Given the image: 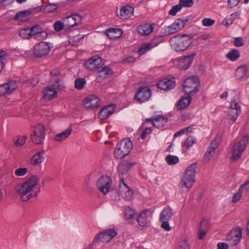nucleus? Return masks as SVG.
<instances>
[{
	"mask_svg": "<svg viewBox=\"0 0 249 249\" xmlns=\"http://www.w3.org/2000/svg\"><path fill=\"white\" fill-rule=\"evenodd\" d=\"M50 75L51 76L50 81L51 86L57 88L58 90H63L65 87L62 83L59 71L58 69H54L51 71Z\"/></svg>",
	"mask_w": 249,
	"mask_h": 249,
	"instance_id": "9",
	"label": "nucleus"
},
{
	"mask_svg": "<svg viewBox=\"0 0 249 249\" xmlns=\"http://www.w3.org/2000/svg\"><path fill=\"white\" fill-rule=\"evenodd\" d=\"M151 96V91L148 87L140 89L135 95L134 99L139 103H142L149 100Z\"/></svg>",
	"mask_w": 249,
	"mask_h": 249,
	"instance_id": "13",
	"label": "nucleus"
},
{
	"mask_svg": "<svg viewBox=\"0 0 249 249\" xmlns=\"http://www.w3.org/2000/svg\"><path fill=\"white\" fill-rule=\"evenodd\" d=\"M136 164V162H128L124 161L119 164L118 166V172L120 174L122 175L126 172L129 170L133 166Z\"/></svg>",
	"mask_w": 249,
	"mask_h": 249,
	"instance_id": "31",
	"label": "nucleus"
},
{
	"mask_svg": "<svg viewBox=\"0 0 249 249\" xmlns=\"http://www.w3.org/2000/svg\"><path fill=\"white\" fill-rule=\"evenodd\" d=\"M44 154V150H42L34 154L31 158V163L33 165H37L42 163L45 160Z\"/></svg>",
	"mask_w": 249,
	"mask_h": 249,
	"instance_id": "29",
	"label": "nucleus"
},
{
	"mask_svg": "<svg viewBox=\"0 0 249 249\" xmlns=\"http://www.w3.org/2000/svg\"><path fill=\"white\" fill-rule=\"evenodd\" d=\"M197 163H194L188 166L179 181V186L181 189V193L187 192L192 188L193 183L195 182V175L196 170Z\"/></svg>",
	"mask_w": 249,
	"mask_h": 249,
	"instance_id": "2",
	"label": "nucleus"
},
{
	"mask_svg": "<svg viewBox=\"0 0 249 249\" xmlns=\"http://www.w3.org/2000/svg\"><path fill=\"white\" fill-rule=\"evenodd\" d=\"M182 8L181 5L179 3L178 4H177L174 6H173L171 10L169 11V14L172 16H175L177 13Z\"/></svg>",
	"mask_w": 249,
	"mask_h": 249,
	"instance_id": "51",
	"label": "nucleus"
},
{
	"mask_svg": "<svg viewBox=\"0 0 249 249\" xmlns=\"http://www.w3.org/2000/svg\"><path fill=\"white\" fill-rule=\"evenodd\" d=\"M166 161L169 165H174L179 161L177 156L169 155L165 158Z\"/></svg>",
	"mask_w": 249,
	"mask_h": 249,
	"instance_id": "46",
	"label": "nucleus"
},
{
	"mask_svg": "<svg viewBox=\"0 0 249 249\" xmlns=\"http://www.w3.org/2000/svg\"><path fill=\"white\" fill-rule=\"evenodd\" d=\"M249 142V137L247 136H243L239 142L235 143L232 147V160L234 161L240 159L242 153L246 148Z\"/></svg>",
	"mask_w": 249,
	"mask_h": 249,
	"instance_id": "6",
	"label": "nucleus"
},
{
	"mask_svg": "<svg viewBox=\"0 0 249 249\" xmlns=\"http://www.w3.org/2000/svg\"><path fill=\"white\" fill-rule=\"evenodd\" d=\"M112 184L111 179L107 176L101 177L97 182V187L104 195H106L111 187Z\"/></svg>",
	"mask_w": 249,
	"mask_h": 249,
	"instance_id": "12",
	"label": "nucleus"
},
{
	"mask_svg": "<svg viewBox=\"0 0 249 249\" xmlns=\"http://www.w3.org/2000/svg\"><path fill=\"white\" fill-rule=\"evenodd\" d=\"M45 136L44 126L41 124H39L35 127L34 133L30 136L32 141L37 144L43 143Z\"/></svg>",
	"mask_w": 249,
	"mask_h": 249,
	"instance_id": "8",
	"label": "nucleus"
},
{
	"mask_svg": "<svg viewBox=\"0 0 249 249\" xmlns=\"http://www.w3.org/2000/svg\"><path fill=\"white\" fill-rule=\"evenodd\" d=\"M242 235V230L238 227L232 229L227 235V240L231 241L232 245H237L241 240Z\"/></svg>",
	"mask_w": 249,
	"mask_h": 249,
	"instance_id": "15",
	"label": "nucleus"
},
{
	"mask_svg": "<svg viewBox=\"0 0 249 249\" xmlns=\"http://www.w3.org/2000/svg\"><path fill=\"white\" fill-rule=\"evenodd\" d=\"M240 113V106L238 105L237 102L233 100L231 102L230 107L229 109L228 115L230 119L234 122Z\"/></svg>",
	"mask_w": 249,
	"mask_h": 249,
	"instance_id": "18",
	"label": "nucleus"
},
{
	"mask_svg": "<svg viewBox=\"0 0 249 249\" xmlns=\"http://www.w3.org/2000/svg\"><path fill=\"white\" fill-rule=\"evenodd\" d=\"M181 7H191L193 4V0H180L179 1Z\"/></svg>",
	"mask_w": 249,
	"mask_h": 249,
	"instance_id": "54",
	"label": "nucleus"
},
{
	"mask_svg": "<svg viewBox=\"0 0 249 249\" xmlns=\"http://www.w3.org/2000/svg\"><path fill=\"white\" fill-rule=\"evenodd\" d=\"M179 249H190V246L187 239H185L183 242L181 243Z\"/></svg>",
	"mask_w": 249,
	"mask_h": 249,
	"instance_id": "64",
	"label": "nucleus"
},
{
	"mask_svg": "<svg viewBox=\"0 0 249 249\" xmlns=\"http://www.w3.org/2000/svg\"><path fill=\"white\" fill-rule=\"evenodd\" d=\"M133 147L132 142L128 139H124L117 143L114 155L117 159H122L129 154Z\"/></svg>",
	"mask_w": 249,
	"mask_h": 249,
	"instance_id": "4",
	"label": "nucleus"
},
{
	"mask_svg": "<svg viewBox=\"0 0 249 249\" xmlns=\"http://www.w3.org/2000/svg\"><path fill=\"white\" fill-rule=\"evenodd\" d=\"M51 44L44 41H41L35 44L33 48L34 55L41 58L47 55L51 51Z\"/></svg>",
	"mask_w": 249,
	"mask_h": 249,
	"instance_id": "7",
	"label": "nucleus"
},
{
	"mask_svg": "<svg viewBox=\"0 0 249 249\" xmlns=\"http://www.w3.org/2000/svg\"><path fill=\"white\" fill-rule=\"evenodd\" d=\"M241 15V12L237 11L235 13H232L230 15L229 18H225L223 21L224 25L226 26H229L232 24L233 20L236 18H239Z\"/></svg>",
	"mask_w": 249,
	"mask_h": 249,
	"instance_id": "36",
	"label": "nucleus"
},
{
	"mask_svg": "<svg viewBox=\"0 0 249 249\" xmlns=\"http://www.w3.org/2000/svg\"><path fill=\"white\" fill-rule=\"evenodd\" d=\"M163 41L164 38L163 36H156L151 40L150 43L152 48H153L158 45L160 43L163 42Z\"/></svg>",
	"mask_w": 249,
	"mask_h": 249,
	"instance_id": "47",
	"label": "nucleus"
},
{
	"mask_svg": "<svg viewBox=\"0 0 249 249\" xmlns=\"http://www.w3.org/2000/svg\"><path fill=\"white\" fill-rule=\"evenodd\" d=\"M168 119L163 115H159L155 117V121L153 122V126L156 127H163L167 122Z\"/></svg>",
	"mask_w": 249,
	"mask_h": 249,
	"instance_id": "32",
	"label": "nucleus"
},
{
	"mask_svg": "<svg viewBox=\"0 0 249 249\" xmlns=\"http://www.w3.org/2000/svg\"><path fill=\"white\" fill-rule=\"evenodd\" d=\"M106 35L111 39L120 37L123 34L122 30L119 28H109L106 31Z\"/></svg>",
	"mask_w": 249,
	"mask_h": 249,
	"instance_id": "30",
	"label": "nucleus"
},
{
	"mask_svg": "<svg viewBox=\"0 0 249 249\" xmlns=\"http://www.w3.org/2000/svg\"><path fill=\"white\" fill-rule=\"evenodd\" d=\"M244 44L243 42V40L242 37H237L235 38V40L234 42V45L236 47H241L243 46Z\"/></svg>",
	"mask_w": 249,
	"mask_h": 249,
	"instance_id": "60",
	"label": "nucleus"
},
{
	"mask_svg": "<svg viewBox=\"0 0 249 249\" xmlns=\"http://www.w3.org/2000/svg\"><path fill=\"white\" fill-rule=\"evenodd\" d=\"M219 142L216 140L214 139L210 143L207 151L205 153L203 160L204 162H209L213 157L215 153V150L217 147Z\"/></svg>",
	"mask_w": 249,
	"mask_h": 249,
	"instance_id": "21",
	"label": "nucleus"
},
{
	"mask_svg": "<svg viewBox=\"0 0 249 249\" xmlns=\"http://www.w3.org/2000/svg\"><path fill=\"white\" fill-rule=\"evenodd\" d=\"M152 48L150 43H145L142 44V46L139 49L138 53L140 55H142L147 51Z\"/></svg>",
	"mask_w": 249,
	"mask_h": 249,
	"instance_id": "43",
	"label": "nucleus"
},
{
	"mask_svg": "<svg viewBox=\"0 0 249 249\" xmlns=\"http://www.w3.org/2000/svg\"><path fill=\"white\" fill-rule=\"evenodd\" d=\"M176 83L174 79L165 78L159 82L157 87L161 90L167 91L174 89L175 87Z\"/></svg>",
	"mask_w": 249,
	"mask_h": 249,
	"instance_id": "22",
	"label": "nucleus"
},
{
	"mask_svg": "<svg viewBox=\"0 0 249 249\" xmlns=\"http://www.w3.org/2000/svg\"><path fill=\"white\" fill-rule=\"evenodd\" d=\"M16 81H10L7 83L0 85V96H5L10 94L17 88Z\"/></svg>",
	"mask_w": 249,
	"mask_h": 249,
	"instance_id": "16",
	"label": "nucleus"
},
{
	"mask_svg": "<svg viewBox=\"0 0 249 249\" xmlns=\"http://www.w3.org/2000/svg\"><path fill=\"white\" fill-rule=\"evenodd\" d=\"M193 37L186 34L178 35L171 37L169 40L172 48L176 52L186 50L192 43Z\"/></svg>",
	"mask_w": 249,
	"mask_h": 249,
	"instance_id": "3",
	"label": "nucleus"
},
{
	"mask_svg": "<svg viewBox=\"0 0 249 249\" xmlns=\"http://www.w3.org/2000/svg\"><path fill=\"white\" fill-rule=\"evenodd\" d=\"M100 100L98 97L93 95H89L83 101V105L87 109H93L99 106Z\"/></svg>",
	"mask_w": 249,
	"mask_h": 249,
	"instance_id": "19",
	"label": "nucleus"
},
{
	"mask_svg": "<svg viewBox=\"0 0 249 249\" xmlns=\"http://www.w3.org/2000/svg\"><path fill=\"white\" fill-rule=\"evenodd\" d=\"M8 56V55L5 51H0V72L3 68L4 61H6Z\"/></svg>",
	"mask_w": 249,
	"mask_h": 249,
	"instance_id": "44",
	"label": "nucleus"
},
{
	"mask_svg": "<svg viewBox=\"0 0 249 249\" xmlns=\"http://www.w3.org/2000/svg\"><path fill=\"white\" fill-rule=\"evenodd\" d=\"M247 73V66H240L235 70V74L238 78H242L245 76Z\"/></svg>",
	"mask_w": 249,
	"mask_h": 249,
	"instance_id": "38",
	"label": "nucleus"
},
{
	"mask_svg": "<svg viewBox=\"0 0 249 249\" xmlns=\"http://www.w3.org/2000/svg\"><path fill=\"white\" fill-rule=\"evenodd\" d=\"M196 142V139L193 136L188 137L185 141L182 146L187 147H190L193 145Z\"/></svg>",
	"mask_w": 249,
	"mask_h": 249,
	"instance_id": "49",
	"label": "nucleus"
},
{
	"mask_svg": "<svg viewBox=\"0 0 249 249\" xmlns=\"http://www.w3.org/2000/svg\"><path fill=\"white\" fill-rule=\"evenodd\" d=\"M39 178L36 175L31 176L22 184L16 186L15 189L20 195V199L27 201L35 197L40 191V186L38 184Z\"/></svg>",
	"mask_w": 249,
	"mask_h": 249,
	"instance_id": "1",
	"label": "nucleus"
},
{
	"mask_svg": "<svg viewBox=\"0 0 249 249\" xmlns=\"http://www.w3.org/2000/svg\"><path fill=\"white\" fill-rule=\"evenodd\" d=\"M110 192L111 199L114 201L119 200L120 196L116 190L112 189Z\"/></svg>",
	"mask_w": 249,
	"mask_h": 249,
	"instance_id": "56",
	"label": "nucleus"
},
{
	"mask_svg": "<svg viewBox=\"0 0 249 249\" xmlns=\"http://www.w3.org/2000/svg\"><path fill=\"white\" fill-rule=\"evenodd\" d=\"M196 55V53H192L190 55L179 58L178 60V67L181 70L187 69L190 67Z\"/></svg>",
	"mask_w": 249,
	"mask_h": 249,
	"instance_id": "20",
	"label": "nucleus"
},
{
	"mask_svg": "<svg viewBox=\"0 0 249 249\" xmlns=\"http://www.w3.org/2000/svg\"><path fill=\"white\" fill-rule=\"evenodd\" d=\"M188 21L189 20L187 18H182L176 19L174 23L178 29L180 30L184 27L186 23L188 22Z\"/></svg>",
	"mask_w": 249,
	"mask_h": 249,
	"instance_id": "41",
	"label": "nucleus"
},
{
	"mask_svg": "<svg viewBox=\"0 0 249 249\" xmlns=\"http://www.w3.org/2000/svg\"><path fill=\"white\" fill-rule=\"evenodd\" d=\"M119 192L122 197L125 200H130L132 197V191L124 182L123 178L121 179L119 185Z\"/></svg>",
	"mask_w": 249,
	"mask_h": 249,
	"instance_id": "17",
	"label": "nucleus"
},
{
	"mask_svg": "<svg viewBox=\"0 0 249 249\" xmlns=\"http://www.w3.org/2000/svg\"><path fill=\"white\" fill-rule=\"evenodd\" d=\"M30 33V28H27L21 30L19 31V35L24 39H29L31 37Z\"/></svg>",
	"mask_w": 249,
	"mask_h": 249,
	"instance_id": "48",
	"label": "nucleus"
},
{
	"mask_svg": "<svg viewBox=\"0 0 249 249\" xmlns=\"http://www.w3.org/2000/svg\"><path fill=\"white\" fill-rule=\"evenodd\" d=\"M149 213L147 210L142 211L137 218V221L140 226L144 227L147 224V214Z\"/></svg>",
	"mask_w": 249,
	"mask_h": 249,
	"instance_id": "34",
	"label": "nucleus"
},
{
	"mask_svg": "<svg viewBox=\"0 0 249 249\" xmlns=\"http://www.w3.org/2000/svg\"><path fill=\"white\" fill-rule=\"evenodd\" d=\"M54 29L56 32H60L62 30L64 27L66 28V24L60 20L56 21L53 25Z\"/></svg>",
	"mask_w": 249,
	"mask_h": 249,
	"instance_id": "50",
	"label": "nucleus"
},
{
	"mask_svg": "<svg viewBox=\"0 0 249 249\" xmlns=\"http://www.w3.org/2000/svg\"><path fill=\"white\" fill-rule=\"evenodd\" d=\"M117 235V232L113 229H108L98 234L94 238L97 242H108Z\"/></svg>",
	"mask_w": 249,
	"mask_h": 249,
	"instance_id": "11",
	"label": "nucleus"
},
{
	"mask_svg": "<svg viewBox=\"0 0 249 249\" xmlns=\"http://www.w3.org/2000/svg\"><path fill=\"white\" fill-rule=\"evenodd\" d=\"M173 213L171 208H165L160 214V221L169 220L172 217Z\"/></svg>",
	"mask_w": 249,
	"mask_h": 249,
	"instance_id": "33",
	"label": "nucleus"
},
{
	"mask_svg": "<svg viewBox=\"0 0 249 249\" xmlns=\"http://www.w3.org/2000/svg\"><path fill=\"white\" fill-rule=\"evenodd\" d=\"M115 106L114 105H110L103 107L98 113L99 118L101 120H105L114 112Z\"/></svg>",
	"mask_w": 249,
	"mask_h": 249,
	"instance_id": "24",
	"label": "nucleus"
},
{
	"mask_svg": "<svg viewBox=\"0 0 249 249\" xmlns=\"http://www.w3.org/2000/svg\"><path fill=\"white\" fill-rule=\"evenodd\" d=\"M31 37L37 40H44L48 36V34L42 31V28L39 25H36L30 28Z\"/></svg>",
	"mask_w": 249,
	"mask_h": 249,
	"instance_id": "14",
	"label": "nucleus"
},
{
	"mask_svg": "<svg viewBox=\"0 0 249 249\" xmlns=\"http://www.w3.org/2000/svg\"><path fill=\"white\" fill-rule=\"evenodd\" d=\"M99 72H105V75L110 74L112 73L111 69L108 66H105V67H101L98 71Z\"/></svg>",
	"mask_w": 249,
	"mask_h": 249,
	"instance_id": "58",
	"label": "nucleus"
},
{
	"mask_svg": "<svg viewBox=\"0 0 249 249\" xmlns=\"http://www.w3.org/2000/svg\"><path fill=\"white\" fill-rule=\"evenodd\" d=\"M215 22L214 20L209 18H205L202 20V25L204 26H212Z\"/></svg>",
	"mask_w": 249,
	"mask_h": 249,
	"instance_id": "55",
	"label": "nucleus"
},
{
	"mask_svg": "<svg viewBox=\"0 0 249 249\" xmlns=\"http://www.w3.org/2000/svg\"><path fill=\"white\" fill-rule=\"evenodd\" d=\"M66 20L68 22L73 21L71 24H66V29H68L78 24L82 20V17L77 14H74L67 17Z\"/></svg>",
	"mask_w": 249,
	"mask_h": 249,
	"instance_id": "26",
	"label": "nucleus"
},
{
	"mask_svg": "<svg viewBox=\"0 0 249 249\" xmlns=\"http://www.w3.org/2000/svg\"><path fill=\"white\" fill-rule=\"evenodd\" d=\"M192 100V96L188 95L187 97H183L179 99L177 104V108L178 110L185 109L189 106Z\"/></svg>",
	"mask_w": 249,
	"mask_h": 249,
	"instance_id": "28",
	"label": "nucleus"
},
{
	"mask_svg": "<svg viewBox=\"0 0 249 249\" xmlns=\"http://www.w3.org/2000/svg\"><path fill=\"white\" fill-rule=\"evenodd\" d=\"M136 212L135 211L130 207H126L125 209L124 216L125 219L127 221H131L134 218V216L136 215Z\"/></svg>",
	"mask_w": 249,
	"mask_h": 249,
	"instance_id": "40",
	"label": "nucleus"
},
{
	"mask_svg": "<svg viewBox=\"0 0 249 249\" xmlns=\"http://www.w3.org/2000/svg\"><path fill=\"white\" fill-rule=\"evenodd\" d=\"M72 131V128L69 127L62 132L56 135L54 140L57 142H62L67 138Z\"/></svg>",
	"mask_w": 249,
	"mask_h": 249,
	"instance_id": "35",
	"label": "nucleus"
},
{
	"mask_svg": "<svg viewBox=\"0 0 249 249\" xmlns=\"http://www.w3.org/2000/svg\"><path fill=\"white\" fill-rule=\"evenodd\" d=\"M240 55V53L237 50L232 49L227 53V57L230 60L234 61L239 58Z\"/></svg>",
	"mask_w": 249,
	"mask_h": 249,
	"instance_id": "39",
	"label": "nucleus"
},
{
	"mask_svg": "<svg viewBox=\"0 0 249 249\" xmlns=\"http://www.w3.org/2000/svg\"><path fill=\"white\" fill-rule=\"evenodd\" d=\"M102 58L98 55H95L89 59L85 63V66L91 71H98L103 65Z\"/></svg>",
	"mask_w": 249,
	"mask_h": 249,
	"instance_id": "10",
	"label": "nucleus"
},
{
	"mask_svg": "<svg viewBox=\"0 0 249 249\" xmlns=\"http://www.w3.org/2000/svg\"><path fill=\"white\" fill-rule=\"evenodd\" d=\"M75 87L79 90L82 89L85 85L86 84V81L85 78H78L75 81Z\"/></svg>",
	"mask_w": 249,
	"mask_h": 249,
	"instance_id": "42",
	"label": "nucleus"
},
{
	"mask_svg": "<svg viewBox=\"0 0 249 249\" xmlns=\"http://www.w3.org/2000/svg\"><path fill=\"white\" fill-rule=\"evenodd\" d=\"M240 0H228V7L233 8L238 5Z\"/></svg>",
	"mask_w": 249,
	"mask_h": 249,
	"instance_id": "62",
	"label": "nucleus"
},
{
	"mask_svg": "<svg viewBox=\"0 0 249 249\" xmlns=\"http://www.w3.org/2000/svg\"><path fill=\"white\" fill-rule=\"evenodd\" d=\"M209 226V220L206 219H203L200 224L199 229H204L206 230L208 229Z\"/></svg>",
	"mask_w": 249,
	"mask_h": 249,
	"instance_id": "57",
	"label": "nucleus"
},
{
	"mask_svg": "<svg viewBox=\"0 0 249 249\" xmlns=\"http://www.w3.org/2000/svg\"><path fill=\"white\" fill-rule=\"evenodd\" d=\"M152 132V129L150 127L145 128L142 133L141 138L144 140L146 138L147 134Z\"/></svg>",
	"mask_w": 249,
	"mask_h": 249,
	"instance_id": "63",
	"label": "nucleus"
},
{
	"mask_svg": "<svg viewBox=\"0 0 249 249\" xmlns=\"http://www.w3.org/2000/svg\"><path fill=\"white\" fill-rule=\"evenodd\" d=\"M28 171L27 168H19L17 169L15 171V174L17 176H23Z\"/></svg>",
	"mask_w": 249,
	"mask_h": 249,
	"instance_id": "52",
	"label": "nucleus"
},
{
	"mask_svg": "<svg viewBox=\"0 0 249 249\" xmlns=\"http://www.w3.org/2000/svg\"><path fill=\"white\" fill-rule=\"evenodd\" d=\"M179 31V30L175 25L174 23H172L169 26L166 27L165 29V33L167 35L173 34L176 32H178Z\"/></svg>",
	"mask_w": 249,
	"mask_h": 249,
	"instance_id": "45",
	"label": "nucleus"
},
{
	"mask_svg": "<svg viewBox=\"0 0 249 249\" xmlns=\"http://www.w3.org/2000/svg\"><path fill=\"white\" fill-rule=\"evenodd\" d=\"M200 82L196 76H192L186 79L183 85L184 91L188 95L194 96L200 88Z\"/></svg>",
	"mask_w": 249,
	"mask_h": 249,
	"instance_id": "5",
	"label": "nucleus"
},
{
	"mask_svg": "<svg viewBox=\"0 0 249 249\" xmlns=\"http://www.w3.org/2000/svg\"><path fill=\"white\" fill-rule=\"evenodd\" d=\"M242 196V194L240 192H237L233 195L232 199V202L233 203H237L241 199Z\"/></svg>",
	"mask_w": 249,
	"mask_h": 249,
	"instance_id": "61",
	"label": "nucleus"
},
{
	"mask_svg": "<svg viewBox=\"0 0 249 249\" xmlns=\"http://www.w3.org/2000/svg\"><path fill=\"white\" fill-rule=\"evenodd\" d=\"M56 90H58L57 88L52 86L50 88H46L43 91V98L46 100L49 101L54 98L57 93Z\"/></svg>",
	"mask_w": 249,
	"mask_h": 249,
	"instance_id": "27",
	"label": "nucleus"
},
{
	"mask_svg": "<svg viewBox=\"0 0 249 249\" xmlns=\"http://www.w3.org/2000/svg\"><path fill=\"white\" fill-rule=\"evenodd\" d=\"M32 12L33 10L31 9L20 11L15 15L14 19L23 21L24 20L23 18L31 15Z\"/></svg>",
	"mask_w": 249,
	"mask_h": 249,
	"instance_id": "37",
	"label": "nucleus"
},
{
	"mask_svg": "<svg viewBox=\"0 0 249 249\" xmlns=\"http://www.w3.org/2000/svg\"><path fill=\"white\" fill-rule=\"evenodd\" d=\"M26 138L27 137L25 136H22L21 138L18 137V139L15 142V144L17 147L22 146L25 144Z\"/></svg>",
	"mask_w": 249,
	"mask_h": 249,
	"instance_id": "53",
	"label": "nucleus"
},
{
	"mask_svg": "<svg viewBox=\"0 0 249 249\" xmlns=\"http://www.w3.org/2000/svg\"><path fill=\"white\" fill-rule=\"evenodd\" d=\"M57 8V5L55 3H49L48 5L45 7L46 11L51 12L56 10Z\"/></svg>",
	"mask_w": 249,
	"mask_h": 249,
	"instance_id": "59",
	"label": "nucleus"
},
{
	"mask_svg": "<svg viewBox=\"0 0 249 249\" xmlns=\"http://www.w3.org/2000/svg\"><path fill=\"white\" fill-rule=\"evenodd\" d=\"M133 12L134 8L132 6L126 5L121 8L120 13L117 14V16L121 18L125 19L133 15Z\"/></svg>",
	"mask_w": 249,
	"mask_h": 249,
	"instance_id": "25",
	"label": "nucleus"
},
{
	"mask_svg": "<svg viewBox=\"0 0 249 249\" xmlns=\"http://www.w3.org/2000/svg\"><path fill=\"white\" fill-rule=\"evenodd\" d=\"M154 28V23H143L137 27V32L142 36H147L153 31Z\"/></svg>",
	"mask_w": 249,
	"mask_h": 249,
	"instance_id": "23",
	"label": "nucleus"
}]
</instances>
